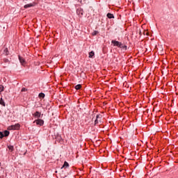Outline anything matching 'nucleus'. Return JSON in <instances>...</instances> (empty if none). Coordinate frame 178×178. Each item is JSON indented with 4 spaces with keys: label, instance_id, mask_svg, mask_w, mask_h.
I'll return each instance as SVG.
<instances>
[{
    "label": "nucleus",
    "instance_id": "f257e3e1",
    "mask_svg": "<svg viewBox=\"0 0 178 178\" xmlns=\"http://www.w3.org/2000/svg\"><path fill=\"white\" fill-rule=\"evenodd\" d=\"M111 44H113V47H118V48H120L121 49H122V51H127V46L124 45L121 42L113 40L111 41Z\"/></svg>",
    "mask_w": 178,
    "mask_h": 178
},
{
    "label": "nucleus",
    "instance_id": "f03ea898",
    "mask_svg": "<svg viewBox=\"0 0 178 178\" xmlns=\"http://www.w3.org/2000/svg\"><path fill=\"white\" fill-rule=\"evenodd\" d=\"M20 129V124H15L8 127V130H19Z\"/></svg>",
    "mask_w": 178,
    "mask_h": 178
},
{
    "label": "nucleus",
    "instance_id": "7ed1b4c3",
    "mask_svg": "<svg viewBox=\"0 0 178 178\" xmlns=\"http://www.w3.org/2000/svg\"><path fill=\"white\" fill-rule=\"evenodd\" d=\"M101 120H102V116L101 115H97L96 119L95 120V126L99 124Z\"/></svg>",
    "mask_w": 178,
    "mask_h": 178
},
{
    "label": "nucleus",
    "instance_id": "20e7f679",
    "mask_svg": "<svg viewBox=\"0 0 178 178\" xmlns=\"http://www.w3.org/2000/svg\"><path fill=\"white\" fill-rule=\"evenodd\" d=\"M33 123H36L38 126H43L44 125V120L38 119L33 122Z\"/></svg>",
    "mask_w": 178,
    "mask_h": 178
},
{
    "label": "nucleus",
    "instance_id": "39448f33",
    "mask_svg": "<svg viewBox=\"0 0 178 178\" xmlns=\"http://www.w3.org/2000/svg\"><path fill=\"white\" fill-rule=\"evenodd\" d=\"M76 13L77 15H79V16H83L84 10H83V8H78L76 10Z\"/></svg>",
    "mask_w": 178,
    "mask_h": 178
},
{
    "label": "nucleus",
    "instance_id": "423d86ee",
    "mask_svg": "<svg viewBox=\"0 0 178 178\" xmlns=\"http://www.w3.org/2000/svg\"><path fill=\"white\" fill-rule=\"evenodd\" d=\"M18 58H19V60L21 65H26V60H24V58H23V57L18 56Z\"/></svg>",
    "mask_w": 178,
    "mask_h": 178
},
{
    "label": "nucleus",
    "instance_id": "0eeeda50",
    "mask_svg": "<svg viewBox=\"0 0 178 178\" xmlns=\"http://www.w3.org/2000/svg\"><path fill=\"white\" fill-rule=\"evenodd\" d=\"M35 4L34 3H28V4H26L24 8L25 9H27L29 8H32V6H34Z\"/></svg>",
    "mask_w": 178,
    "mask_h": 178
},
{
    "label": "nucleus",
    "instance_id": "6e6552de",
    "mask_svg": "<svg viewBox=\"0 0 178 178\" xmlns=\"http://www.w3.org/2000/svg\"><path fill=\"white\" fill-rule=\"evenodd\" d=\"M3 55H5L6 56H8V55H9V49H8V48L3 49Z\"/></svg>",
    "mask_w": 178,
    "mask_h": 178
},
{
    "label": "nucleus",
    "instance_id": "1a4fd4ad",
    "mask_svg": "<svg viewBox=\"0 0 178 178\" xmlns=\"http://www.w3.org/2000/svg\"><path fill=\"white\" fill-rule=\"evenodd\" d=\"M33 116H34V118H41V113L39 111H36L34 114H33Z\"/></svg>",
    "mask_w": 178,
    "mask_h": 178
},
{
    "label": "nucleus",
    "instance_id": "9d476101",
    "mask_svg": "<svg viewBox=\"0 0 178 178\" xmlns=\"http://www.w3.org/2000/svg\"><path fill=\"white\" fill-rule=\"evenodd\" d=\"M107 17L108 19H115V16L113 15V14L112 13H107Z\"/></svg>",
    "mask_w": 178,
    "mask_h": 178
},
{
    "label": "nucleus",
    "instance_id": "9b49d317",
    "mask_svg": "<svg viewBox=\"0 0 178 178\" xmlns=\"http://www.w3.org/2000/svg\"><path fill=\"white\" fill-rule=\"evenodd\" d=\"M63 168H69V163H67V161H65L61 169H63Z\"/></svg>",
    "mask_w": 178,
    "mask_h": 178
},
{
    "label": "nucleus",
    "instance_id": "f8f14e48",
    "mask_svg": "<svg viewBox=\"0 0 178 178\" xmlns=\"http://www.w3.org/2000/svg\"><path fill=\"white\" fill-rule=\"evenodd\" d=\"M0 105H2L3 106H6V104H5V101H3V99H0Z\"/></svg>",
    "mask_w": 178,
    "mask_h": 178
},
{
    "label": "nucleus",
    "instance_id": "ddd939ff",
    "mask_svg": "<svg viewBox=\"0 0 178 178\" xmlns=\"http://www.w3.org/2000/svg\"><path fill=\"white\" fill-rule=\"evenodd\" d=\"M3 134H4V137H8L9 134H10V132H9V131L6 130L4 131Z\"/></svg>",
    "mask_w": 178,
    "mask_h": 178
},
{
    "label": "nucleus",
    "instance_id": "4468645a",
    "mask_svg": "<svg viewBox=\"0 0 178 178\" xmlns=\"http://www.w3.org/2000/svg\"><path fill=\"white\" fill-rule=\"evenodd\" d=\"M8 148L10 151H11V152L15 151V147H13V145H9L8 146Z\"/></svg>",
    "mask_w": 178,
    "mask_h": 178
},
{
    "label": "nucleus",
    "instance_id": "2eb2a0df",
    "mask_svg": "<svg viewBox=\"0 0 178 178\" xmlns=\"http://www.w3.org/2000/svg\"><path fill=\"white\" fill-rule=\"evenodd\" d=\"M38 97H39V98H45V94L43 92H40V93H39Z\"/></svg>",
    "mask_w": 178,
    "mask_h": 178
},
{
    "label": "nucleus",
    "instance_id": "dca6fc26",
    "mask_svg": "<svg viewBox=\"0 0 178 178\" xmlns=\"http://www.w3.org/2000/svg\"><path fill=\"white\" fill-rule=\"evenodd\" d=\"M95 55V53H94V51H92L89 53V58H92Z\"/></svg>",
    "mask_w": 178,
    "mask_h": 178
},
{
    "label": "nucleus",
    "instance_id": "f3484780",
    "mask_svg": "<svg viewBox=\"0 0 178 178\" xmlns=\"http://www.w3.org/2000/svg\"><path fill=\"white\" fill-rule=\"evenodd\" d=\"M75 90H80L81 88V84H78L74 87Z\"/></svg>",
    "mask_w": 178,
    "mask_h": 178
},
{
    "label": "nucleus",
    "instance_id": "a211bd4d",
    "mask_svg": "<svg viewBox=\"0 0 178 178\" xmlns=\"http://www.w3.org/2000/svg\"><path fill=\"white\" fill-rule=\"evenodd\" d=\"M3 90H5V88L3 87V86L0 85V95L3 91Z\"/></svg>",
    "mask_w": 178,
    "mask_h": 178
},
{
    "label": "nucleus",
    "instance_id": "6ab92c4d",
    "mask_svg": "<svg viewBox=\"0 0 178 178\" xmlns=\"http://www.w3.org/2000/svg\"><path fill=\"white\" fill-rule=\"evenodd\" d=\"M3 62H4L5 63H10V61L9 59H8V58H4V59H3Z\"/></svg>",
    "mask_w": 178,
    "mask_h": 178
},
{
    "label": "nucleus",
    "instance_id": "aec40b11",
    "mask_svg": "<svg viewBox=\"0 0 178 178\" xmlns=\"http://www.w3.org/2000/svg\"><path fill=\"white\" fill-rule=\"evenodd\" d=\"M4 137H5V135H4L3 132L0 131V138H3Z\"/></svg>",
    "mask_w": 178,
    "mask_h": 178
},
{
    "label": "nucleus",
    "instance_id": "412c9836",
    "mask_svg": "<svg viewBox=\"0 0 178 178\" xmlns=\"http://www.w3.org/2000/svg\"><path fill=\"white\" fill-rule=\"evenodd\" d=\"M22 92H26V91H27V88H22L21 90Z\"/></svg>",
    "mask_w": 178,
    "mask_h": 178
},
{
    "label": "nucleus",
    "instance_id": "4be33fe9",
    "mask_svg": "<svg viewBox=\"0 0 178 178\" xmlns=\"http://www.w3.org/2000/svg\"><path fill=\"white\" fill-rule=\"evenodd\" d=\"M97 34H98V31H95L92 33V35H97Z\"/></svg>",
    "mask_w": 178,
    "mask_h": 178
}]
</instances>
